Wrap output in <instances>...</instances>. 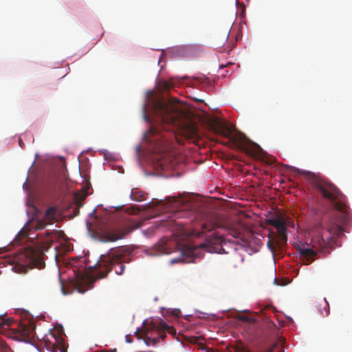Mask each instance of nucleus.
Returning a JSON list of instances; mask_svg holds the SVG:
<instances>
[{"label":"nucleus","instance_id":"obj_1","mask_svg":"<svg viewBox=\"0 0 352 352\" xmlns=\"http://www.w3.org/2000/svg\"><path fill=\"white\" fill-rule=\"evenodd\" d=\"M342 233V228L336 223L329 221L323 226L316 225L309 232V242L298 245L296 251L305 265L311 264L318 252H329L328 248H332L334 240Z\"/></svg>","mask_w":352,"mask_h":352},{"label":"nucleus","instance_id":"obj_2","mask_svg":"<svg viewBox=\"0 0 352 352\" xmlns=\"http://www.w3.org/2000/svg\"><path fill=\"white\" fill-rule=\"evenodd\" d=\"M130 261L129 255L124 248H111L107 254H102L93 267L98 278H104L115 268V272L121 275L124 271V263Z\"/></svg>","mask_w":352,"mask_h":352},{"label":"nucleus","instance_id":"obj_3","mask_svg":"<svg viewBox=\"0 0 352 352\" xmlns=\"http://www.w3.org/2000/svg\"><path fill=\"white\" fill-rule=\"evenodd\" d=\"M215 133L221 135L229 140V143L240 151L251 156H258L262 153V148L258 144L252 142L243 133H233L232 125L227 124L222 121H217L213 126Z\"/></svg>","mask_w":352,"mask_h":352},{"label":"nucleus","instance_id":"obj_4","mask_svg":"<svg viewBox=\"0 0 352 352\" xmlns=\"http://www.w3.org/2000/svg\"><path fill=\"white\" fill-rule=\"evenodd\" d=\"M178 102L177 100L171 98L168 100L164 98L153 100L151 108L152 113L156 118L155 122L175 125L183 113Z\"/></svg>","mask_w":352,"mask_h":352},{"label":"nucleus","instance_id":"obj_5","mask_svg":"<svg viewBox=\"0 0 352 352\" xmlns=\"http://www.w3.org/2000/svg\"><path fill=\"white\" fill-rule=\"evenodd\" d=\"M36 328L34 322L28 321V323L14 324L10 318L5 316H0V334L8 338L23 342L30 341L33 337Z\"/></svg>","mask_w":352,"mask_h":352},{"label":"nucleus","instance_id":"obj_6","mask_svg":"<svg viewBox=\"0 0 352 352\" xmlns=\"http://www.w3.org/2000/svg\"><path fill=\"white\" fill-rule=\"evenodd\" d=\"M166 332L172 335L176 334L175 328L165 322H160L157 324L151 321L144 322L142 329H137L135 333L138 338H142L146 345H154L164 338Z\"/></svg>","mask_w":352,"mask_h":352},{"label":"nucleus","instance_id":"obj_7","mask_svg":"<svg viewBox=\"0 0 352 352\" xmlns=\"http://www.w3.org/2000/svg\"><path fill=\"white\" fill-rule=\"evenodd\" d=\"M316 188L322 197L329 201L338 211L347 212L346 197L333 183L325 179H318L315 183Z\"/></svg>","mask_w":352,"mask_h":352},{"label":"nucleus","instance_id":"obj_8","mask_svg":"<svg viewBox=\"0 0 352 352\" xmlns=\"http://www.w3.org/2000/svg\"><path fill=\"white\" fill-rule=\"evenodd\" d=\"M61 214L58 206H52L45 212L43 219H36L29 221L21 230V233H27L31 229L36 230H43L47 225H52L56 222L58 217Z\"/></svg>","mask_w":352,"mask_h":352},{"label":"nucleus","instance_id":"obj_9","mask_svg":"<svg viewBox=\"0 0 352 352\" xmlns=\"http://www.w3.org/2000/svg\"><path fill=\"white\" fill-rule=\"evenodd\" d=\"M142 110L144 120L151 124L150 129L144 134V138L150 143L157 142L161 138H164V135L161 134L160 129L153 123L151 118L146 114V106L143 107Z\"/></svg>","mask_w":352,"mask_h":352},{"label":"nucleus","instance_id":"obj_10","mask_svg":"<svg viewBox=\"0 0 352 352\" xmlns=\"http://www.w3.org/2000/svg\"><path fill=\"white\" fill-rule=\"evenodd\" d=\"M223 237L220 235L212 234L208 236L206 239L204 243L201 244L200 246L205 248L207 251L212 252L221 253L223 250L222 243Z\"/></svg>","mask_w":352,"mask_h":352},{"label":"nucleus","instance_id":"obj_11","mask_svg":"<svg viewBox=\"0 0 352 352\" xmlns=\"http://www.w3.org/2000/svg\"><path fill=\"white\" fill-rule=\"evenodd\" d=\"M140 227V223L130 221L126 228L124 230L118 229L113 232H109L106 234L107 241H116L117 240L123 239L126 235L129 234L133 230Z\"/></svg>","mask_w":352,"mask_h":352},{"label":"nucleus","instance_id":"obj_12","mask_svg":"<svg viewBox=\"0 0 352 352\" xmlns=\"http://www.w3.org/2000/svg\"><path fill=\"white\" fill-rule=\"evenodd\" d=\"M269 225L274 226L278 234L279 237L283 242L287 240L286 231L287 227L283 217L279 216H273L267 221Z\"/></svg>","mask_w":352,"mask_h":352},{"label":"nucleus","instance_id":"obj_13","mask_svg":"<svg viewBox=\"0 0 352 352\" xmlns=\"http://www.w3.org/2000/svg\"><path fill=\"white\" fill-rule=\"evenodd\" d=\"M86 197H87L86 194L81 195V194H80L78 192L76 193L74 195L75 204L77 206V208H76L74 210V216L78 215V214H79V208L82 206V201L85 199Z\"/></svg>","mask_w":352,"mask_h":352},{"label":"nucleus","instance_id":"obj_14","mask_svg":"<svg viewBox=\"0 0 352 352\" xmlns=\"http://www.w3.org/2000/svg\"><path fill=\"white\" fill-rule=\"evenodd\" d=\"M130 197L133 201H141L144 199V193L138 188H133Z\"/></svg>","mask_w":352,"mask_h":352},{"label":"nucleus","instance_id":"obj_15","mask_svg":"<svg viewBox=\"0 0 352 352\" xmlns=\"http://www.w3.org/2000/svg\"><path fill=\"white\" fill-rule=\"evenodd\" d=\"M217 226V224L214 223H204L201 224V229H202L201 232L204 233L206 232H210V231L214 230Z\"/></svg>","mask_w":352,"mask_h":352},{"label":"nucleus","instance_id":"obj_16","mask_svg":"<svg viewBox=\"0 0 352 352\" xmlns=\"http://www.w3.org/2000/svg\"><path fill=\"white\" fill-rule=\"evenodd\" d=\"M45 346L48 351L52 352H57V349H59L60 352H65V349L63 346L58 347L54 344H52L51 342H50L49 344H47V341H45Z\"/></svg>","mask_w":352,"mask_h":352},{"label":"nucleus","instance_id":"obj_17","mask_svg":"<svg viewBox=\"0 0 352 352\" xmlns=\"http://www.w3.org/2000/svg\"><path fill=\"white\" fill-rule=\"evenodd\" d=\"M140 208L137 206H132L130 207H128L126 209V212L131 214H138L140 212Z\"/></svg>","mask_w":352,"mask_h":352},{"label":"nucleus","instance_id":"obj_18","mask_svg":"<svg viewBox=\"0 0 352 352\" xmlns=\"http://www.w3.org/2000/svg\"><path fill=\"white\" fill-rule=\"evenodd\" d=\"M43 263V261L39 257L36 259L34 256H32V258H31L30 261V263H33L38 266H42Z\"/></svg>","mask_w":352,"mask_h":352},{"label":"nucleus","instance_id":"obj_19","mask_svg":"<svg viewBox=\"0 0 352 352\" xmlns=\"http://www.w3.org/2000/svg\"><path fill=\"white\" fill-rule=\"evenodd\" d=\"M174 86H175V82L173 80L169 81V82H165L164 84V89L166 90H168V89H171L172 87H173Z\"/></svg>","mask_w":352,"mask_h":352},{"label":"nucleus","instance_id":"obj_20","mask_svg":"<svg viewBox=\"0 0 352 352\" xmlns=\"http://www.w3.org/2000/svg\"><path fill=\"white\" fill-rule=\"evenodd\" d=\"M190 138H192L197 135V129L195 126H191L190 129Z\"/></svg>","mask_w":352,"mask_h":352},{"label":"nucleus","instance_id":"obj_21","mask_svg":"<svg viewBox=\"0 0 352 352\" xmlns=\"http://www.w3.org/2000/svg\"><path fill=\"white\" fill-rule=\"evenodd\" d=\"M322 302L326 306V307L324 309L325 314H323V315L324 316H327L329 315V303H328V302L327 301V300L325 298L323 299Z\"/></svg>","mask_w":352,"mask_h":352},{"label":"nucleus","instance_id":"obj_22","mask_svg":"<svg viewBox=\"0 0 352 352\" xmlns=\"http://www.w3.org/2000/svg\"><path fill=\"white\" fill-rule=\"evenodd\" d=\"M229 36V33L224 32L221 36V41L223 43L225 41H227Z\"/></svg>","mask_w":352,"mask_h":352},{"label":"nucleus","instance_id":"obj_23","mask_svg":"<svg viewBox=\"0 0 352 352\" xmlns=\"http://www.w3.org/2000/svg\"><path fill=\"white\" fill-rule=\"evenodd\" d=\"M267 246H268V248H269L272 251H274V246H273V245L272 244V243H271V241H269L267 242Z\"/></svg>","mask_w":352,"mask_h":352},{"label":"nucleus","instance_id":"obj_24","mask_svg":"<svg viewBox=\"0 0 352 352\" xmlns=\"http://www.w3.org/2000/svg\"><path fill=\"white\" fill-rule=\"evenodd\" d=\"M126 341L128 343L132 342V340L131 339V336H126Z\"/></svg>","mask_w":352,"mask_h":352},{"label":"nucleus","instance_id":"obj_25","mask_svg":"<svg viewBox=\"0 0 352 352\" xmlns=\"http://www.w3.org/2000/svg\"><path fill=\"white\" fill-rule=\"evenodd\" d=\"M276 346V344H273V346L267 350V352H272Z\"/></svg>","mask_w":352,"mask_h":352},{"label":"nucleus","instance_id":"obj_26","mask_svg":"<svg viewBox=\"0 0 352 352\" xmlns=\"http://www.w3.org/2000/svg\"><path fill=\"white\" fill-rule=\"evenodd\" d=\"M232 235L234 237L236 238V237L238 236V235H239V232H236V231H233V233H232Z\"/></svg>","mask_w":352,"mask_h":352},{"label":"nucleus","instance_id":"obj_27","mask_svg":"<svg viewBox=\"0 0 352 352\" xmlns=\"http://www.w3.org/2000/svg\"><path fill=\"white\" fill-rule=\"evenodd\" d=\"M232 65V63H227L226 65H221V66H220V68L226 67H228V65Z\"/></svg>","mask_w":352,"mask_h":352},{"label":"nucleus","instance_id":"obj_28","mask_svg":"<svg viewBox=\"0 0 352 352\" xmlns=\"http://www.w3.org/2000/svg\"><path fill=\"white\" fill-rule=\"evenodd\" d=\"M51 234H52V232H46L45 234V236H46L47 237H48V236H50L51 235Z\"/></svg>","mask_w":352,"mask_h":352},{"label":"nucleus","instance_id":"obj_29","mask_svg":"<svg viewBox=\"0 0 352 352\" xmlns=\"http://www.w3.org/2000/svg\"><path fill=\"white\" fill-rule=\"evenodd\" d=\"M162 252H165V253H167L165 250V248H163V250H162Z\"/></svg>","mask_w":352,"mask_h":352}]
</instances>
